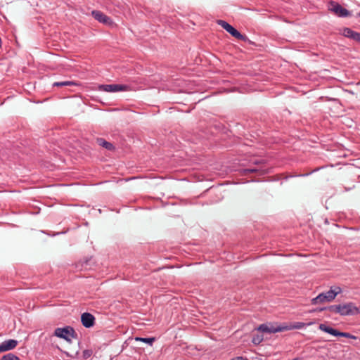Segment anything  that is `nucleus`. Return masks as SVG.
<instances>
[{
    "mask_svg": "<svg viewBox=\"0 0 360 360\" xmlns=\"http://www.w3.org/2000/svg\"><path fill=\"white\" fill-rule=\"evenodd\" d=\"M313 324V322L309 323H302V322H294L290 323L289 324L287 323H267L259 325L257 327V330L262 333H276L278 332H283L286 330H290L293 329H301L307 326H310Z\"/></svg>",
    "mask_w": 360,
    "mask_h": 360,
    "instance_id": "1",
    "label": "nucleus"
},
{
    "mask_svg": "<svg viewBox=\"0 0 360 360\" xmlns=\"http://www.w3.org/2000/svg\"><path fill=\"white\" fill-rule=\"evenodd\" d=\"M264 159H255L252 162V165L245 169H241L240 173L243 176H247L251 173H257L259 175H263L267 172L263 169V165L265 164Z\"/></svg>",
    "mask_w": 360,
    "mask_h": 360,
    "instance_id": "2",
    "label": "nucleus"
},
{
    "mask_svg": "<svg viewBox=\"0 0 360 360\" xmlns=\"http://www.w3.org/2000/svg\"><path fill=\"white\" fill-rule=\"evenodd\" d=\"M359 313V308L352 302L338 304V314L340 316H354Z\"/></svg>",
    "mask_w": 360,
    "mask_h": 360,
    "instance_id": "3",
    "label": "nucleus"
},
{
    "mask_svg": "<svg viewBox=\"0 0 360 360\" xmlns=\"http://www.w3.org/2000/svg\"><path fill=\"white\" fill-rule=\"evenodd\" d=\"M319 329L325 333H327L331 335H333L335 337H343V338H350V339H354V340L357 339L356 336H355L349 333L340 332V331H339L329 326H327L324 323H320L319 326Z\"/></svg>",
    "mask_w": 360,
    "mask_h": 360,
    "instance_id": "4",
    "label": "nucleus"
},
{
    "mask_svg": "<svg viewBox=\"0 0 360 360\" xmlns=\"http://www.w3.org/2000/svg\"><path fill=\"white\" fill-rule=\"evenodd\" d=\"M328 10L340 18H345L351 15L350 11L334 1H330L329 2Z\"/></svg>",
    "mask_w": 360,
    "mask_h": 360,
    "instance_id": "5",
    "label": "nucleus"
},
{
    "mask_svg": "<svg viewBox=\"0 0 360 360\" xmlns=\"http://www.w3.org/2000/svg\"><path fill=\"white\" fill-rule=\"evenodd\" d=\"M98 89L105 92H117L126 91L131 89L130 86L127 84H101L98 86Z\"/></svg>",
    "mask_w": 360,
    "mask_h": 360,
    "instance_id": "6",
    "label": "nucleus"
},
{
    "mask_svg": "<svg viewBox=\"0 0 360 360\" xmlns=\"http://www.w3.org/2000/svg\"><path fill=\"white\" fill-rule=\"evenodd\" d=\"M54 335L69 342H70V336L75 338L77 335L73 328L70 326L57 328L54 331Z\"/></svg>",
    "mask_w": 360,
    "mask_h": 360,
    "instance_id": "7",
    "label": "nucleus"
},
{
    "mask_svg": "<svg viewBox=\"0 0 360 360\" xmlns=\"http://www.w3.org/2000/svg\"><path fill=\"white\" fill-rule=\"evenodd\" d=\"M92 17L96 20L98 22L108 25L109 27H113L115 25V22L111 19V18L106 15L104 13L98 10H94L91 11Z\"/></svg>",
    "mask_w": 360,
    "mask_h": 360,
    "instance_id": "8",
    "label": "nucleus"
},
{
    "mask_svg": "<svg viewBox=\"0 0 360 360\" xmlns=\"http://www.w3.org/2000/svg\"><path fill=\"white\" fill-rule=\"evenodd\" d=\"M340 34L344 37L349 38L360 44V32L353 31L349 27H344L340 30Z\"/></svg>",
    "mask_w": 360,
    "mask_h": 360,
    "instance_id": "9",
    "label": "nucleus"
},
{
    "mask_svg": "<svg viewBox=\"0 0 360 360\" xmlns=\"http://www.w3.org/2000/svg\"><path fill=\"white\" fill-rule=\"evenodd\" d=\"M81 322L87 328L93 327L95 324V317L89 312H84L81 315Z\"/></svg>",
    "mask_w": 360,
    "mask_h": 360,
    "instance_id": "10",
    "label": "nucleus"
},
{
    "mask_svg": "<svg viewBox=\"0 0 360 360\" xmlns=\"http://www.w3.org/2000/svg\"><path fill=\"white\" fill-rule=\"evenodd\" d=\"M18 343L17 340L13 339L4 341L0 344V353L14 349L18 345Z\"/></svg>",
    "mask_w": 360,
    "mask_h": 360,
    "instance_id": "11",
    "label": "nucleus"
},
{
    "mask_svg": "<svg viewBox=\"0 0 360 360\" xmlns=\"http://www.w3.org/2000/svg\"><path fill=\"white\" fill-rule=\"evenodd\" d=\"M226 31L229 32L231 36L234 37L237 39L241 40L243 41H249L250 40L246 35L242 34L240 32H238L236 28H234L232 25H229Z\"/></svg>",
    "mask_w": 360,
    "mask_h": 360,
    "instance_id": "12",
    "label": "nucleus"
},
{
    "mask_svg": "<svg viewBox=\"0 0 360 360\" xmlns=\"http://www.w3.org/2000/svg\"><path fill=\"white\" fill-rule=\"evenodd\" d=\"M326 311V316L330 317L333 314H338V304L316 309L314 311Z\"/></svg>",
    "mask_w": 360,
    "mask_h": 360,
    "instance_id": "13",
    "label": "nucleus"
},
{
    "mask_svg": "<svg viewBox=\"0 0 360 360\" xmlns=\"http://www.w3.org/2000/svg\"><path fill=\"white\" fill-rule=\"evenodd\" d=\"M96 143L100 146H102L103 148H105V149L110 150V151H112V150H115V146H113L112 143L105 141L104 139L103 138H98L96 139Z\"/></svg>",
    "mask_w": 360,
    "mask_h": 360,
    "instance_id": "14",
    "label": "nucleus"
},
{
    "mask_svg": "<svg viewBox=\"0 0 360 360\" xmlns=\"http://www.w3.org/2000/svg\"><path fill=\"white\" fill-rule=\"evenodd\" d=\"M256 330H257V333L252 334V342L255 345H258L264 340V335L263 334L264 333L259 331L257 330V328H256ZM266 333L269 334L268 333Z\"/></svg>",
    "mask_w": 360,
    "mask_h": 360,
    "instance_id": "15",
    "label": "nucleus"
},
{
    "mask_svg": "<svg viewBox=\"0 0 360 360\" xmlns=\"http://www.w3.org/2000/svg\"><path fill=\"white\" fill-rule=\"evenodd\" d=\"M325 302H327V300L324 292L320 293L319 295L311 300V304H321Z\"/></svg>",
    "mask_w": 360,
    "mask_h": 360,
    "instance_id": "16",
    "label": "nucleus"
},
{
    "mask_svg": "<svg viewBox=\"0 0 360 360\" xmlns=\"http://www.w3.org/2000/svg\"><path fill=\"white\" fill-rule=\"evenodd\" d=\"M78 84L73 81L56 82L53 84V86H77Z\"/></svg>",
    "mask_w": 360,
    "mask_h": 360,
    "instance_id": "17",
    "label": "nucleus"
},
{
    "mask_svg": "<svg viewBox=\"0 0 360 360\" xmlns=\"http://www.w3.org/2000/svg\"><path fill=\"white\" fill-rule=\"evenodd\" d=\"M91 261V257L85 258L77 264V267H81V269H87L89 266H90Z\"/></svg>",
    "mask_w": 360,
    "mask_h": 360,
    "instance_id": "18",
    "label": "nucleus"
},
{
    "mask_svg": "<svg viewBox=\"0 0 360 360\" xmlns=\"http://www.w3.org/2000/svg\"><path fill=\"white\" fill-rule=\"evenodd\" d=\"M136 341H140L144 343H147L150 345H152L153 343L155 342V338H139L136 337L135 338Z\"/></svg>",
    "mask_w": 360,
    "mask_h": 360,
    "instance_id": "19",
    "label": "nucleus"
},
{
    "mask_svg": "<svg viewBox=\"0 0 360 360\" xmlns=\"http://www.w3.org/2000/svg\"><path fill=\"white\" fill-rule=\"evenodd\" d=\"M324 293H325V295H326V300H327V302H331V301H333V300L335 298V297H336V293H335V292H333V290H331L330 289L328 291H327V292H324Z\"/></svg>",
    "mask_w": 360,
    "mask_h": 360,
    "instance_id": "20",
    "label": "nucleus"
},
{
    "mask_svg": "<svg viewBox=\"0 0 360 360\" xmlns=\"http://www.w3.org/2000/svg\"><path fill=\"white\" fill-rule=\"evenodd\" d=\"M93 354V350L92 349H85L83 351L82 353V357L84 360L88 359L90 358Z\"/></svg>",
    "mask_w": 360,
    "mask_h": 360,
    "instance_id": "21",
    "label": "nucleus"
},
{
    "mask_svg": "<svg viewBox=\"0 0 360 360\" xmlns=\"http://www.w3.org/2000/svg\"><path fill=\"white\" fill-rule=\"evenodd\" d=\"M15 356H16V355H15L12 353H8L7 354L4 355L1 357V360H14V359H15Z\"/></svg>",
    "mask_w": 360,
    "mask_h": 360,
    "instance_id": "22",
    "label": "nucleus"
},
{
    "mask_svg": "<svg viewBox=\"0 0 360 360\" xmlns=\"http://www.w3.org/2000/svg\"><path fill=\"white\" fill-rule=\"evenodd\" d=\"M217 23L220 25L221 27H223L225 30L229 27L230 24H229L227 22L223 20H218L217 21Z\"/></svg>",
    "mask_w": 360,
    "mask_h": 360,
    "instance_id": "23",
    "label": "nucleus"
},
{
    "mask_svg": "<svg viewBox=\"0 0 360 360\" xmlns=\"http://www.w3.org/2000/svg\"><path fill=\"white\" fill-rule=\"evenodd\" d=\"M330 290L336 293V296L342 292V288L339 286H331Z\"/></svg>",
    "mask_w": 360,
    "mask_h": 360,
    "instance_id": "24",
    "label": "nucleus"
},
{
    "mask_svg": "<svg viewBox=\"0 0 360 360\" xmlns=\"http://www.w3.org/2000/svg\"><path fill=\"white\" fill-rule=\"evenodd\" d=\"M63 353L68 356V357H70L72 359H75V358H77V355L79 354V352H76V353L75 354H70L69 352H63Z\"/></svg>",
    "mask_w": 360,
    "mask_h": 360,
    "instance_id": "25",
    "label": "nucleus"
},
{
    "mask_svg": "<svg viewBox=\"0 0 360 360\" xmlns=\"http://www.w3.org/2000/svg\"><path fill=\"white\" fill-rule=\"evenodd\" d=\"M357 15H358L359 17H360V12L357 14Z\"/></svg>",
    "mask_w": 360,
    "mask_h": 360,
    "instance_id": "26",
    "label": "nucleus"
}]
</instances>
